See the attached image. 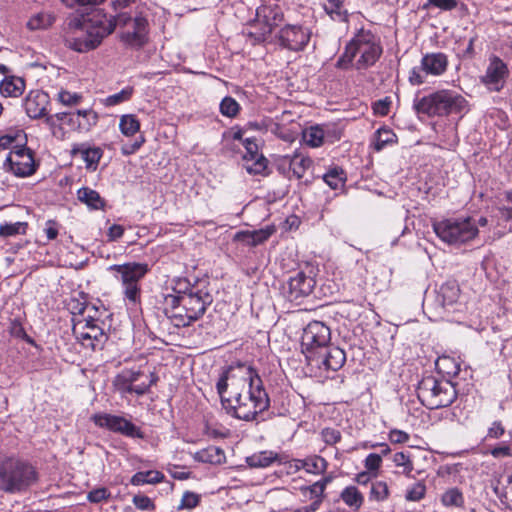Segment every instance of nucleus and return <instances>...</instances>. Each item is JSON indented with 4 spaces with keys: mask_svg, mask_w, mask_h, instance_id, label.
Returning <instances> with one entry per match:
<instances>
[{
    "mask_svg": "<svg viewBox=\"0 0 512 512\" xmlns=\"http://www.w3.org/2000/svg\"><path fill=\"white\" fill-rule=\"evenodd\" d=\"M25 90V82L20 77L7 76L0 82V93L4 97H19Z\"/></svg>",
    "mask_w": 512,
    "mask_h": 512,
    "instance_id": "27",
    "label": "nucleus"
},
{
    "mask_svg": "<svg viewBox=\"0 0 512 512\" xmlns=\"http://www.w3.org/2000/svg\"><path fill=\"white\" fill-rule=\"evenodd\" d=\"M391 101L388 98L378 100L374 103L373 110L375 114L385 116L389 113Z\"/></svg>",
    "mask_w": 512,
    "mask_h": 512,
    "instance_id": "61",
    "label": "nucleus"
},
{
    "mask_svg": "<svg viewBox=\"0 0 512 512\" xmlns=\"http://www.w3.org/2000/svg\"><path fill=\"white\" fill-rule=\"evenodd\" d=\"M223 407L238 419L251 421L268 409L270 399L263 385L242 393L239 399H224Z\"/></svg>",
    "mask_w": 512,
    "mask_h": 512,
    "instance_id": "8",
    "label": "nucleus"
},
{
    "mask_svg": "<svg viewBox=\"0 0 512 512\" xmlns=\"http://www.w3.org/2000/svg\"><path fill=\"white\" fill-rule=\"evenodd\" d=\"M304 142L310 147H319L323 144L324 131L319 126H312L303 132Z\"/></svg>",
    "mask_w": 512,
    "mask_h": 512,
    "instance_id": "40",
    "label": "nucleus"
},
{
    "mask_svg": "<svg viewBox=\"0 0 512 512\" xmlns=\"http://www.w3.org/2000/svg\"><path fill=\"white\" fill-rule=\"evenodd\" d=\"M505 203L499 208V211L503 218L509 220L512 218V190L505 192Z\"/></svg>",
    "mask_w": 512,
    "mask_h": 512,
    "instance_id": "56",
    "label": "nucleus"
},
{
    "mask_svg": "<svg viewBox=\"0 0 512 512\" xmlns=\"http://www.w3.org/2000/svg\"><path fill=\"white\" fill-rule=\"evenodd\" d=\"M72 331L73 335L83 346L90 347L94 351L101 349L108 339L103 328L91 316L75 321Z\"/></svg>",
    "mask_w": 512,
    "mask_h": 512,
    "instance_id": "14",
    "label": "nucleus"
},
{
    "mask_svg": "<svg viewBox=\"0 0 512 512\" xmlns=\"http://www.w3.org/2000/svg\"><path fill=\"white\" fill-rule=\"evenodd\" d=\"M426 493V486L422 482H417L413 484L410 488L407 489L405 494V499L407 501H420L422 498H424Z\"/></svg>",
    "mask_w": 512,
    "mask_h": 512,
    "instance_id": "48",
    "label": "nucleus"
},
{
    "mask_svg": "<svg viewBox=\"0 0 512 512\" xmlns=\"http://www.w3.org/2000/svg\"><path fill=\"white\" fill-rule=\"evenodd\" d=\"M240 111L239 103L230 96H226L220 103V112L223 116L234 118Z\"/></svg>",
    "mask_w": 512,
    "mask_h": 512,
    "instance_id": "44",
    "label": "nucleus"
},
{
    "mask_svg": "<svg viewBox=\"0 0 512 512\" xmlns=\"http://www.w3.org/2000/svg\"><path fill=\"white\" fill-rule=\"evenodd\" d=\"M346 354L344 350L338 346L329 344L323 351L316 355L315 359H311L308 364L318 369H326L337 371L345 364Z\"/></svg>",
    "mask_w": 512,
    "mask_h": 512,
    "instance_id": "20",
    "label": "nucleus"
},
{
    "mask_svg": "<svg viewBox=\"0 0 512 512\" xmlns=\"http://www.w3.org/2000/svg\"><path fill=\"white\" fill-rule=\"evenodd\" d=\"M509 75L507 65L498 56H491L481 82L491 91L499 92Z\"/></svg>",
    "mask_w": 512,
    "mask_h": 512,
    "instance_id": "19",
    "label": "nucleus"
},
{
    "mask_svg": "<svg viewBox=\"0 0 512 512\" xmlns=\"http://www.w3.org/2000/svg\"><path fill=\"white\" fill-rule=\"evenodd\" d=\"M323 441L327 445H334L341 440V433L339 430L334 428H325L321 432Z\"/></svg>",
    "mask_w": 512,
    "mask_h": 512,
    "instance_id": "55",
    "label": "nucleus"
},
{
    "mask_svg": "<svg viewBox=\"0 0 512 512\" xmlns=\"http://www.w3.org/2000/svg\"><path fill=\"white\" fill-rule=\"evenodd\" d=\"M502 497L503 501L512 503V474L507 476L506 484L503 486Z\"/></svg>",
    "mask_w": 512,
    "mask_h": 512,
    "instance_id": "64",
    "label": "nucleus"
},
{
    "mask_svg": "<svg viewBox=\"0 0 512 512\" xmlns=\"http://www.w3.org/2000/svg\"><path fill=\"white\" fill-rule=\"evenodd\" d=\"M331 341L330 328L321 321H311L303 329L301 336V348L307 362L315 359L319 352L323 351Z\"/></svg>",
    "mask_w": 512,
    "mask_h": 512,
    "instance_id": "12",
    "label": "nucleus"
},
{
    "mask_svg": "<svg viewBox=\"0 0 512 512\" xmlns=\"http://www.w3.org/2000/svg\"><path fill=\"white\" fill-rule=\"evenodd\" d=\"M93 422L100 428H105L114 433H119L129 438L143 439L145 437L141 429L125 417L108 413L93 415Z\"/></svg>",
    "mask_w": 512,
    "mask_h": 512,
    "instance_id": "16",
    "label": "nucleus"
},
{
    "mask_svg": "<svg viewBox=\"0 0 512 512\" xmlns=\"http://www.w3.org/2000/svg\"><path fill=\"white\" fill-rule=\"evenodd\" d=\"M421 65L426 73L441 75L446 71L448 59L444 53H430L422 58Z\"/></svg>",
    "mask_w": 512,
    "mask_h": 512,
    "instance_id": "26",
    "label": "nucleus"
},
{
    "mask_svg": "<svg viewBox=\"0 0 512 512\" xmlns=\"http://www.w3.org/2000/svg\"><path fill=\"white\" fill-rule=\"evenodd\" d=\"M276 229L274 226H266L253 231H239L235 234L234 240L239 241L247 246L256 247L267 241Z\"/></svg>",
    "mask_w": 512,
    "mask_h": 512,
    "instance_id": "25",
    "label": "nucleus"
},
{
    "mask_svg": "<svg viewBox=\"0 0 512 512\" xmlns=\"http://www.w3.org/2000/svg\"><path fill=\"white\" fill-rule=\"evenodd\" d=\"M344 0H326L323 5L325 12L334 21L347 22L348 12L343 9Z\"/></svg>",
    "mask_w": 512,
    "mask_h": 512,
    "instance_id": "30",
    "label": "nucleus"
},
{
    "mask_svg": "<svg viewBox=\"0 0 512 512\" xmlns=\"http://www.w3.org/2000/svg\"><path fill=\"white\" fill-rule=\"evenodd\" d=\"M133 94L132 87H125L120 92L110 95L106 98L105 103L107 106L118 105L125 101H128Z\"/></svg>",
    "mask_w": 512,
    "mask_h": 512,
    "instance_id": "47",
    "label": "nucleus"
},
{
    "mask_svg": "<svg viewBox=\"0 0 512 512\" xmlns=\"http://www.w3.org/2000/svg\"><path fill=\"white\" fill-rule=\"evenodd\" d=\"M113 385L115 387V389L121 394V395H126V394H132L133 393V387L134 385L131 384L128 380H127V377L125 376H122L121 374H118L114 381H113Z\"/></svg>",
    "mask_w": 512,
    "mask_h": 512,
    "instance_id": "50",
    "label": "nucleus"
},
{
    "mask_svg": "<svg viewBox=\"0 0 512 512\" xmlns=\"http://www.w3.org/2000/svg\"><path fill=\"white\" fill-rule=\"evenodd\" d=\"M178 297L181 299L186 311H188L192 322L200 319L206 312L207 307L212 303V296L202 290L184 292L178 294Z\"/></svg>",
    "mask_w": 512,
    "mask_h": 512,
    "instance_id": "18",
    "label": "nucleus"
},
{
    "mask_svg": "<svg viewBox=\"0 0 512 512\" xmlns=\"http://www.w3.org/2000/svg\"><path fill=\"white\" fill-rule=\"evenodd\" d=\"M81 99V96L77 93H71L69 91H60L58 93V100L64 105H75Z\"/></svg>",
    "mask_w": 512,
    "mask_h": 512,
    "instance_id": "57",
    "label": "nucleus"
},
{
    "mask_svg": "<svg viewBox=\"0 0 512 512\" xmlns=\"http://www.w3.org/2000/svg\"><path fill=\"white\" fill-rule=\"evenodd\" d=\"M163 479L164 475L159 471H140L132 476L130 483L134 486H140L144 484H157L162 482Z\"/></svg>",
    "mask_w": 512,
    "mask_h": 512,
    "instance_id": "32",
    "label": "nucleus"
},
{
    "mask_svg": "<svg viewBox=\"0 0 512 512\" xmlns=\"http://www.w3.org/2000/svg\"><path fill=\"white\" fill-rule=\"evenodd\" d=\"M301 465L307 473L314 475L324 474L328 468V462L319 455L304 458Z\"/></svg>",
    "mask_w": 512,
    "mask_h": 512,
    "instance_id": "31",
    "label": "nucleus"
},
{
    "mask_svg": "<svg viewBox=\"0 0 512 512\" xmlns=\"http://www.w3.org/2000/svg\"><path fill=\"white\" fill-rule=\"evenodd\" d=\"M23 134L22 130L16 131L14 134H6L0 137V149L9 148L13 142L16 141L18 137H21Z\"/></svg>",
    "mask_w": 512,
    "mask_h": 512,
    "instance_id": "60",
    "label": "nucleus"
},
{
    "mask_svg": "<svg viewBox=\"0 0 512 512\" xmlns=\"http://www.w3.org/2000/svg\"><path fill=\"white\" fill-rule=\"evenodd\" d=\"M77 198L80 202L86 204L90 209L98 210L105 206L104 200L100 194L89 188L82 187L77 191Z\"/></svg>",
    "mask_w": 512,
    "mask_h": 512,
    "instance_id": "28",
    "label": "nucleus"
},
{
    "mask_svg": "<svg viewBox=\"0 0 512 512\" xmlns=\"http://www.w3.org/2000/svg\"><path fill=\"white\" fill-rule=\"evenodd\" d=\"M323 179L332 189H337L344 184L345 174L341 168L334 167L323 176Z\"/></svg>",
    "mask_w": 512,
    "mask_h": 512,
    "instance_id": "42",
    "label": "nucleus"
},
{
    "mask_svg": "<svg viewBox=\"0 0 512 512\" xmlns=\"http://www.w3.org/2000/svg\"><path fill=\"white\" fill-rule=\"evenodd\" d=\"M284 20V13L276 2H263L256 9L255 18L251 21L252 30L247 37L253 45L265 42L273 30Z\"/></svg>",
    "mask_w": 512,
    "mask_h": 512,
    "instance_id": "9",
    "label": "nucleus"
},
{
    "mask_svg": "<svg viewBox=\"0 0 512 512\" xmlns=\"http://www.w3.org/2000/svg\"><path fill=\"white\" fill-rule=\"evenodd\" d=\"M223 456L224 453L220 448L210 446L197 452L195 454V459L204 463L219 464Z\"/></svg>",
    "mask_w": 512,
    "mask_h": 512,
    "instance_id": "36",
    "label": "nucleus"
},
{
    "mask_svg": "<svg viewBox=\"0 0 512 512\" xmlns=\"http://www.w3.org/2000/svg\"><path fill=\"white\" fill-rule=\"evenodd\" d=\"M311 29L300 24H285L275 34L276 43L285 50L301 52L311 39Z\"/></svg>",
    "mask_w": 512,
    "mask_h": 512,
    "instance_id": "13",
    "label": "nucleus"
},
{
    "mask_svg": "<svg viewBox=\"0 0 512 512\" xmlns=\"http://www.w3.org/2000/svg\"><path fill=\"white\" fill-rule=\"evenodd\" d=\"M340 497L347 506L356 509H359L364 501L363 495L355 486L346 487Z\"/></svg>",
    "mask_w": 512,
    "mask_h": 512,
    "instance_id": "33",
    "label": "nucleus"
},
{
    "mask_svg": "<svg viewBox=\"0 0 512 512\" xmlns=\"http://www.w3.org/2000/svg\"><path fill=\"white\" fill-rule=\"evenodd\" d=\"M413 107L418 114L429 117L461 114L467 110L466 99L451 90H440L415 99Z\"/></svg>",
    "mask_w": 512,
    "mask_h": 512,
    "instance_id": "4",
    "label": "nucleus"
},
{
    "mask_svg": "<svg viewBox=\"0 0 512 512\" xmlns=\"http://www.w3.org/2000/svg\"><path fill=\"white\" fill-rule=\"evenodd\" d=\"M28 223L27 222H14V223H2L0 224V237L8 238L17 235H25L27 232Z\"/></svg>",
    "mask_w": 512,
    "mask_h": 512,
    "instance_id": "38",
    "label": "nucleus"
},
{
    "mask_svg": "<svg viewBox=\"0 0 512 512\" xmlns=\"http://www.w3.org/2000/svg\"><path fill=\"white\" fill-rule=\"evenodd\" d=\"M262 385L256 370L248 363L237 362L227 367L216 383L221 403L224 399H239L242 393Z\"/></svg>",
    "mask_w": 512,
    "mask_h": 512,
    "instance_id": "3",
    "label": "nucleus"
},
{
    "mask_svg": "<svg viewBox=\"0 0 512 512\" xmlns=\"http://www.w3.org/2000/svg\"><path fill=\"white\" fill-rule=\"evenodd\" d=\"M428 6H432L443 11H451L458 6V0H427L424 7Z\"/></svg>",
    "mask_w": 512,
    "mask_h": 512,
    "instance_id": "53",
    "label": "nucleus"
},
{
    "mask_svg": "<svg viewBox=\"0 0 512 512\" xmlns=\"http://www.w3.org/2000/svg\"><path fill=\"white\" fill-rule=\"evenodd\" d=\"M73 153H80L88 168H95L102 157V150L100 148L84 147V145L74 148Z\"/></svg>",
    "mask_w": 512,
    "mask_h": 512,
    "instance_id": "34",
    "label": "nucleus"
},
{
    "mask_svg": "<svg viewBox=\"0 0 512 512\" xmlns=\"http://www.w3.org/2000/svg\"><path fill=\"white\" fill-rule=\"evenodd\" d=\"M389 496V488L386 482L376 481L372 483L370 497L376 501H384Z\"/></svg>",
    "mask_w": 512,
    "mask_h": 512,
    "instance_id": "46",
    "label": "nucleus"
},
{
    "mask_svg": "<svg viewBox=\"0 0 512 512\" xmlns=\"http://www.w3.org/2000/svg\"><path fill=\"white\" fill-rule=\"evenodd\" d=\"M311 164L312 161L310 158L301 155H294L290 161V169L297 179H301Z\"/></svg>",
    "mask_w": 512,
    "mask_h": 512,
    "instance_id": "39",
    "label": "nucleus"
},
{
    "mask_svg": "<svg viewBox=\"0 0 512 512\" xmlns=\"http://www.w3.org/2000/svg\"><path fill=\"white\" fill-rule=\"evenodd\" d=\"M111 271L118 274L124 288L125 297L133 303L140 299L139 281L150 271L147 263L128 262L124 264H115L110 266Z\"/></svg>",
    "mask_w": 512,
    "mask_h": 512,
    "instance_id": "11",
    "label": "nucleus"
},
{
    "mask_svg": "<svg viewBox=\"0 0 512 512\" xmlns=\"http://www.w3.org/2000/svg\"><path fill=\"white\" fill-rule=\"evenodd\" d=\"M315 284L316 281L311 275L299 271L288 281L287 297L290 301L304 298L312 293Z\"/></svg>",
    "mask_w": 512,
    "mask_h": 512,
    "instance_id": "21",
    "label": "nucleus"
},
{
    "mask_svg": "<svg viewBox=\"0 0 512 512\" xmlns=\"http://www.w3.org/2000/svg\"><path fill=\"white\" fill-rule=\"evenodd\" d=\"M49 103V96L41 90L30 91L24 99L23 106L26 114L37 119L46 115V107Z\"/></svg>",
    "mask_w": 512,
    "mask_h": 512,
    "instance_id": "23",
    "label": "nucleus"
},
{
    "mask_svg": "<svg viewBox=\"0 0 512 512\" xmlns=\"http://www.w3.org/2000/svg\"><path fill=\"white\" fill-rule=\"evenodd\" d=\"M39 480V473L31 463L0 454V491L17 494L26 492Z\"/></svg>",
    "mask_w": 512,
    "mask_h": 512,
    "instance_id": "2",
    "label": "nucleus"
},
{
    "mask_svg": "<svg viewBox=\"0 0 512 512\" xmlns=\"http://www.w3.org/2000/svg\"><path fill=\"white\" fill-rule=\"evenodd\" d=\"M111 496L110 491L105 487H100L91 490L87 494V499L91 503H100L103 500H107Z\"/></svg>",
    "mask_w": 512,
    "mask_h": 512,
    "instance_id": "51",
    "label": "nucleus"
},
{
    "mask_svg": "<svg viewBox=\"0 0 512 512\" xmlns=\"http://www.w3.org/2000/svg\"><path fill=\"white\" fill-rule=\"evenodd\" d=\"M200 496L194 492L186 491L181 499L179 509H191L198 505Z\"/></svg>",
    "mask_w": 512,
    "mask_h": 512,
    "instance_id": "52",
    "label": "nucleus"
},
{
    "mask_svg": "<svg viewBox=\"0 0 512 512\" xmlns=\"http://www.w3.org/2000/svg\"><path fill=\"white\" fill-rule=\"evenodd\" d=\"M417 397L430 410L450 406L457 398L454 384L434 376L423 377L417 387Z\"/></svg>",
    "mask_w": 512,
    "mask_h": 512,
    "instance_id": "7",
    "label": "nucleus"
},
{
    "mask_svg": "<svg viewBox=\"0 0 512 512\" xmlns=\"http://www.w3.org/2000/svg\"><path fill=\"white\" fill-rule=\"evenodd\" d=\"M119 128L125 136H133L140 129V123L132 114L123 115L120 118Z\"/></svg>",
    "mask_w": 512,
    "mask_h": 512,
    "instance_id": "41",
    "label": "nucleus"
},
{
    "mask_svg": "<svg viewBox=\"0 0 512 512\" xmlns=\"http://www.w3.org/2000/svg\"><path fill=\"white\" fill-rule=\"evenodd\" d=\"M460 297V287L455 280H449L443 283L437 290L433 304L427 303L426 307L429 309L433 306L437 316L442 317V312L455 310L454 306L457 304Z\"/></svg>",
    "mask_w": 512,
    "mask_h": 512,
    "instance_id": "17",
    "label": "nucleus"
},
{
    "mask_svg": "<svg viewBox=\"0 0 512 512\" xmlns=\"http://www.w3.org/2000/svg\"><path fill=\"white\" fill-rule=\"evenodd\" d=\"M491 455L494 458L509 457L512 456V449L508 445L497 446L491 450Z\"/></svg>",
    "mask_w": 512,
    "mask_h": 512,
    "instance_id": "63",
    "label": "nucleus"
},
{
    "mask_svg": "<svg viewBox=\"0 0 512 512\" xmlns=\"http://www.w3.org/2000/svg\"><path fill=\"white\" fill-rule=\"evenodd\" d=\"M382 46L379 39L370 30L360 29L347 43L343 54L338 58L336 67L346 70L351 67L357 54L360 55L356 61L357 70H365L373 66L382 55Z\"/></svg>",
    "mask_w": 512,
    "mask_h": 512,
    "instance_id": "1",
    "label": "nucleus"
},
{
    "mask_svg": "<svg viewBox=\"0 0 512 512\" xmlns=\"http://www.w3.org/2000/svg\"><path fill=\"white\" fill-rule=\"evenodd\" d=\"M132 502L134 506L141 511L153 512L156 509L153 500L143 494L135 495L132 499Z\"/></svg>",
    "mask_w": 512,
    "mask_h": 512,
    "instance_id": "49",
    "label": "nucleus"
},
{
    "mask_svg": "<svg viewBox=\"0 0 512 512\" xmlns=\"http://www.w3.org/2000/svg\"><path fill=\"white\" fill-rule=\"evenodd\" d=\"M409 439H410L409 434L402 430L393 429L389 432V440L392 443L403 444V443L408 442Z\"/></svg>",
    "mask_w": 512,
    "mask_h": 512,
    "instance_id": "58",
    "label": "nucleus"
},
{
    "mask_svg": "<svg viewBox=\"0 0 512 512\" xmlns=\"http://www.w3.org/2000/svg\"><path fill=\"white\" fill-rule=\"evenodd\" d=\"M382 463V457L380 454L370 453L366 459L364 466L368 472L377 473ZM376 476V474H374Z\"/></svg>",
    "mask_w": 512,
    "mask_h": 512,
    "instance_id": "54",
    "label": "nucleus"
},
{
    "mask_svg": "<svg viewBox=\"0 0 512 512\" xmlns=\"http://www.w3.org/2000/svg\"><path fill=\"white\" fill-rule=\"evenodd\" d=\"M433 230L443 242L455 246H460L473 240L479 233L476 219L470 216L435 222Z\"/></svg>",
    "mask_w": 512,
    "mask_h": 512,
    "instance_id": "10",
    "label": "nucleus"
},
{
    "mask_svg": "<svg viewBox=\"0 0 512 512\" xmlns=\"http://www.w3.org/2000/svg\"><path fill=\"white\" fill-rule=\"evenodd\" d=\"M278 454L273 451H261L246 458V463L252 468H265L277 461Z\"/></svg>",
    "mask_w": 512,
    "mask_h": 512,
    "instance_id": "29",
    "label": "nucleus"
},
{
    "mask_svg": "<svg viewBox=\"0 0 512 512\" xmlns=\"http://www.w3.org/2000/svg\"><path fill=\"white\" fill-rule=\"evenodd\" d=\"M4 168L17 177H28L36 172L33 152L25 145H15L8 154Z\"/></svg>",
    "mask_w": 512,
    "mask_h": 512,
    "instance_id": "15",
    "label": "nucleus"
},
{
    "mask_svg": "<svg viewBox=\"0 0 512 512\" xmlns=\"http://www.w3.org/2000/svg\"><path fill=\"white\" fill-rule=\"evenodd\" d=\"M165 304V313L174 326L186 327L193 323L178 295L168 294L165 297Z\"/></svg>",
    "mask_w": 512,
    "mask_h": 512,
    "instance_id": "22",
    "label": "nucleus"
},
{
    "mask_svg": "<svg viewBox=\"0 0 512 512\" xmlns=\"http://www.w3.org/2000/svg\"><path fill=\"white\" fill-rule=\"evenodd\" d=\"M243 145L246 149L244 159L253 162L246 167L247 171L250 174H261L267 168V159L263 155H259L258 145L254 139L246 138L243 140Z\"/></svg>",
    "mask_w": 512,
    "mask_h": 512,
    "instance_id": "24",
    "label": "nucleus"
},
{
    "mask_svg": "<svg viewBox=\"0 0 512 512\" xmlns=\"http://www.w3.org/2000/svg\"><path fill=\"white\" fill-rule=\"evenodd\" d=\"M393 462L395 466L402 468V473L406 476H410L414 470L413 462L410 455L404 452H397L393 455Z\"/></svg>",
    "mask_w": 512,
    "mask_h": 512,
    "instance_id": "45",
    "label": "nucleus"
},
{
    "mask_svg": "<svg viewBox=\"0 0 512 512\" xmlns=\"http://www.w3.org/2000/svg\"><path fill=\"white\" fill-rule=\"evenodd\" d=\"M301 493L309 499H314L313 502H318V508L325 497V490L317 482L310 486H303L300 488Z\"/></svg>",
    "mask_w": 512,
    "mask_h": 512,
    "instance_id": "43",
    "label": "nucleus"
},
{
    "mask_svg": "<svg viewBox=\"0 0 512 512\" xmlns=\"http://www.w3.org/2000/svg\"><path fill=\"white\" fill-rule=\"evenodd\" d=\"M143 143H144V138L141 137L140 140H136L133 143L124 144L121 148V152L123 155H126V156L134 154L142 146Z\"/></svg>",
    "mask_w": 512,
    "mask_h": 512,
    "instance_id": "62",
    "label": "nucleus"
},
{
    "mask_svg": "<svg viewBox=\"0 0 512 512\" xmlns=\"http://www.w3.org/2000/svg\"><path fill=\"white\" fill-rule=\"evenodd\" d=\"M505 433V428L500 421H494L489 427L487 437L492 439H498Z\"/></svg>",
    "mask_w": 512,
    "mask_h": 512,
    "instance_id": "59",
    "label": "nucleus"
},
{
    "mask_svg": "<svg viewBox=\"0 0 512 512\" xmlns=\"http://www.w3.org/2000/svg\"><path fill=\"white\" fill-rule=\"evenodd\" d=\"M107 21L113 25V31L116 27L121 28L120 40L125 45L139 49L147 44L150 25L148 14L142 10L135 11L133 15L119 12L117 15L107 18Z\"/></svg>",
    "mask_w": 512,
    "mask_h": 512,
    "instance_id": "5",
    "label": "nucleus"
},
{
    "mask_svg": "<svg viewBox=\"0 0 512 512\" xmlns=\"http://www.w3.org/2000/svg\"><path fill=\"white\" fill-rule=\"evenodd\" d=\"M397 137L395 133L386 127L379 128L374 136V149L381 151L386 145L395 143Z\"/></svg>",
    "mask_w": 512,
    "mask_h": 512,
    "instance_id": "37",
    "label": "nucleus"
},
{
    "mask_svg": "<svg viewBox=\"0 0 512 512\" xmlns=\"http://www.w3.org/2000/svg\"><path fill=\"white\" fill-rule=\"evenodd\" d=\"M111 33H113V25L107 21L106 17L89 19L75 28L66 41L69 48L79 53H85L96 49Z\"/></svg>",
    "mask_w": 512,
    "mask_h": 512,
    "instance_id": "6",
    "label": "nucleus"
},
{
    "mask_svg": "<svg viewBox=\"0 0 512 512\" xmlns=\"http://www.w3.org/2000/svg\"><path fill=\"white\" fill-rule=\"evenodd\" d=\"M441 503L445 507H463L464 496L461 490L457 487H452L446 490L441 496Z\"/></svg>",
    "mask_w": 512,
    "mask_h": 512,
    "instance_id": "35",
    "label": "nucleus"
}]
</instances>
